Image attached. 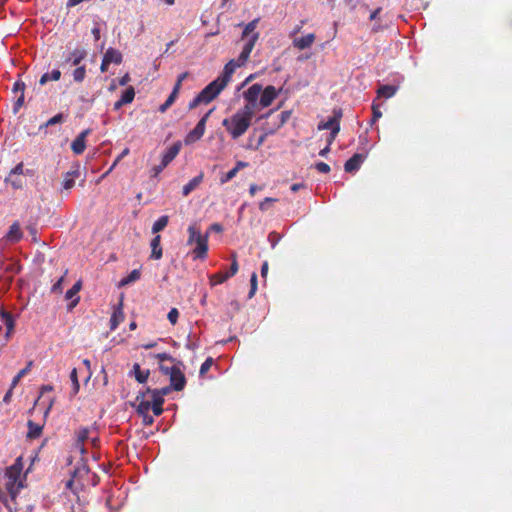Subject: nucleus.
<instances>
[{"label":"nucleus","instance_id":"obj_55","mask_svg":"<svg viewBox=\"0 0 512 512\" xmlns=\"http://www.w3.org/2000/svg\"><path fill=\"white\" fill-rule=\"evenodd\" d=\"M32 366H33V361L31 360L27 363L26 367L21 369L18 373L20 374V376L24 377L30 372Z\"/></svg>","mask_w":512,"mask_h":512},{"label":"nucleus","instance_id":"obj_53","mask_svg":"<svg viewBox=\"0 0 512 512\" xmlns=\"http://www.w3.org/2000/svg\"><path fill=\"white\" fill-rule=\"evenodd\" d=\"M179 89L177 87H174L171 94L166 99L167 101L171 102L172 104L175 102L176 98L178 97Z\"/></svg>","mask_w":512,"mask_h":512},{"label":"nucleus","instance_id":"obj_27","mask_svg":"<svg viewBox=\"0 0 512 512\" xmlns=\"http://www.w3.org/2000/svg\"><path fill=\"white\" fill-rule=\"evenodd\" d=\"M398 88L396 86H393V85H382L378 88L377 90V95L378 97H383V98H391L393 97L396 92H397Z\"/></svg>","mask_w":512,"mask_h":512},{"label":"nucleus","instance_id":"obj_46","mask_svg":"<svg viewBox=\"0 0 512 512\" xmlns=\"http://www.w3.org/2000/svg\"><path fill=\"white\" fill-rule=\"evenodd\" d=\"M201 103H204V100L202 98V96L200 94H197V96H195L192 101L189 102L188 104V108L191 110V109H194L196 108L198 105H200Z\"/></svg>","mask_w":512,"mask_h":512},{"label":"nucleus","instance_id":"obj_57","mask_svg":"<svg viewBox=\"0 0 512 512\" xmlns=\"http://www.w3.org/2000/svg\"><path fill=\"white\" fill-rule=\"evenodd\" d=\"M129 153V149L128 148H125L122 153L118 156V158L115 160V162L113 163L112 167L109 169L108 172H106L102 177H104L106 174H108L112 169L113 167L117 164V162L124 156H126L127 154Z\"/></svg>","mask_w":512,"mask_h":512},{"label":"nucleus","instance_id":"obj_34","mask_svg":"<svg viewBox=\"0 0 512 512\" xmlns=\"http://www.w3.org/2000/svg\"><path fill=\"white\" fill-rule=\"evenodd\" d=\"M73 80L77 83H81L84 81L86 77V67L84 65L77 66L72 73Z\"/></svg>","mask_w":512,"mask_h":512},{"label":"nucleus","instance_id":"obj_61","mask_svg":"<svg viewBox=\"0 0 512 512\" xmlns=\"http://www.w3.org/2000/svg\"><path fill=\"white\" fill-rule=\"evenodd\" d=\"M130 81V76L128 73H126L124 76H122L119 80V84L121 86H125Z\"/></svg>","mask_w":512,"mask_h":512},{"label":"nucleus","instance_id":"obj_5","mask_svg":"<svg viewBox=\"0 0 512 512\" xmlns=\"http://www.w3.org/2000/svg\"><path fill=\"white\" fill-rule=\"evenodd\" d=\"M171 390H173L171 385L161 389H152L147 387L144 391H140L138 394H145V398H148L152 404L153 414L155 416H160L163 413L164 397L168 395Z\"/></svg>","mask_w":512,"mask_h":512},{"label":"nucleus","instance_id":"obj_42","mask_svg":"<svg viewBox=\"0 0 512 512\" xmlns=\"http://www.w3.org/2000/svg\"><path fill=\"white\" fill-rule=\"evenodd\" d=\"M212 364H213V358L208 357V358H207V359L202 363V365H201V367H200V371H199L200 375H201V376L205 375V374L209 371V369L211 368Z\"/></svg>","mask_w":512,"mask_h":512},{"label":"nucleus","instance_id":"obj_64","mask_svg":"<svg viewBox=\"0 0 512 512\" xmlns=\"http://www.w3.org/2000/svg\"><path fill=\"white\" fill-rule=\"evenodd\" d=\"M110 63H108L104 58L102 59L100 70L101 72H106L108 70Z\"/></svg>","mask_w":512,"mask_h":512},{"label":"nucleus","instance_id":"obj_20","mask_svg":"<svg viewBox=\"0 0 512 512\" xmlns=\"http://www.w3.org/2000/svg\"><path fill=\"white\" fill-rule=\"evenodd\" d=\"M181 149V143L176 142L172 146L168 148V150L163 154L162 157V167H167L168 164L174 160V158L178 155Z\"/></svg>","mask_w":512,"mask_h":512},{"label":"nucleus","instance_id":"obj_13","mask_svg":"<svg viewBox=\"0 0 512 512\" xmlns=\"http://www.w3.org/2000/svg\"><path fill=\"white\" fill-rule=\"evenodd\" d=\"M278 92L276 88L272 85L267 86L265 89L262 88L261 96H260V105L265 108L272 104V102L276 99Z\"/></svg>","mask_w":512,"mask_h":512},{"label":"nucleus","instance_id":"obj_37","mask_svg":"<svg viewBox=\"0 0 512 512\" xmlns=\"http://www.w3.org/2000/svg\"><path fill=\"white\" fill-rule=\"evenodd\" d=\"M257 23H258V19H254L252 20L251 22H249L244 30H243V33H242V38H245L246 36H248L250 33H253L256 26H257Z\"/></svg>","mask_w":512,"mask_h":512},{"label":"nucleus","instance_id":"obj_19","mask_svg":"<svg viewBox=\"0 0 512 512\" xmlns=\"http://www.w3.org/2000/svg\"><path fill=\"white\" fill-rule=\"evenodd\" d=\"M316 36L314 33H309L303 37L295 38L293 40V46L299 50L310 48L314 43Z\"/></svg>","mask_w":512,"mask_h":512},{"label":"nucleus","instance_id":"obj_33","mask_svg":"<svg viewBox=\"0 0 512 512\" xmlns=\"http://www.w3.org/2000/svg\"><path fill=\"white\" fill-rule=\"evenodd\" d=\"M169 222V217L167 215H163L159 217L152 226V233L156 234L160 231H162Z\"/></svg>","mask_w":512,"mask_h":512},{"label":"nucleus","instance_id":"obj_36","mask_svg":"<svg viewBox=\"0 0 512 512\" xmlns=\"http://www.w3.org/2000/svg\"><path fill=\"white\" fill-rule=\"evenodd\" d=\"M70 379L72 382V394L76 395L79 392L80 384L78 381L77 369L73 368L70 373Z\"/></svg>","mask_w":512,"mask_h":512},{"label":"nucleus","instance_id":"obj_52","mask_svg":"<svg viewBox=\"0 0 512 512\" xmlns=\"http://www.w3.org/2000/svg\"><path fill=\"white\" fill-rule=\"evenodd\" d=\"M187 76H188V72L181 73L178 76L177 81H176L174 87H177L180 90L182 82L187 78Z\"/></svg>","mask_w":512,"mask_h":512},{"label":"nucleus","instance_id":"obj_23","mask_svg":"<svg viewBox=\"0 0 512 512\" xmlns=\"http://www.w3.org/2000/svg\"><path fill=\"white\" fill-rule=\"evenodd\" d=\"M340 118H341V112L335 113V115L331 118H329L326 122H321L318 125L319 130H331L333 131L334 128L340 127Z\"/></svg>","mask_w":512,"mask_h":512},{"label":"nucleus","instance_id":"obj_30","mask_svg":"<svg viewBox=\"0 0 512 512\" xmlns=\"http://www.w3.org/2000/svg\"><path fill=\"white\" fill-rule=\"evenodd\" d=\"M60 78L61 71L59 69H54L50 73H44L39 80V84L43 86L49 81H58Z\"/></svg>","mask_w":512,"mask_h":512},{"label":"nucleus","instance_id":"obj_10","mask_svg":"<svg viewBox=\"0 0 512 512\" xmlns=\"http://www.w3.org/2000/svg\"><path fill=\"white\" fill-rule=\"evenodd\" d=\"M91 130L86 129L82 131L71 143V150L74 154L80 155L86 148V137L90 134Z\"/></svg>","mask_w":512,"mask_h":512},{"label":"nucleus","instance_id":"obj_24","mask_svg":"<svg viewBox=\"0 0 512 512\" xmlns=\"http://www.w3.org/2000/svg\"><path fill=\"white\" fill-rule=\"evenodd\" d=\"M203 177V173H200L196 177L192 178L186 185H184L182 189L183 196H188L192 191H194L203 181Z\"/></svg>","mask_w":512,"mask_h":512},{"label":"nucleus","instance_id":"obj_26","mask_svg":"<svg viewBox=\"0 0 512 512\" xmlns=\"http://www.w3.org/2000/svg\"><path fill=\"white\" fill-rule=\"evenodd\" d=\"M132 372L134 373V376H135V379L137 380V382L141 383V384L145 383L148 380L149 375H150V371L142 370L138 363H135L133 365Z\"/></svg>","mask_w":512,"mask_h":512},{"label":"nucleus","instance_id":"obj_9","mask_svg":"<svg viewBox=\"0 0 512 512\" xmlns=\"http://www.w3.org/2000/svg\"><path fill=\"white\" fill-rule=\"evenodd\" d=\"M170 385L175 391H182L186 385V377L178 366H172L169 371Z\"/></svg>","mask_w":512,"mask_h":512},{"label":"nucleus","instance_id":"obj_22","mask_svg":"<svg viewBox=\"0 0 512 512\" xmlns=\"http://www.w3.org/2000/svg\"><path fill=\"white\" fill-rule=\"evenodd\" d=\"M150 246H151L150 258L155 259V260L161 259L162 256H163V250H162V247H161V236L160 235H156L151 240Z\"/></svg>","mask_w":512,"mask_h":512},{"label":"nucleus","instance_id":"obj_35","mask_svg":"<svg viewBox=\"0 0 512 512\" xmlns=\"http://www.w3.org/2000/svg\"><path fill=\"white\" fill-rule=\"evenodd\" d=\"M135 90L132 86L128 87L121 95L120 100L124 104H129L134 100Z\"/></svg>","mask_w":512,"mask_h":512},{"label":"nucleus","instance_id":"obj_38","mask_svg":"<svg viewBox=\"0 0 512 512\" xmlns=\"http://www.w3.org/2000/svg\"><path fill=\"white\" fill-rule=\"evenodd\" d=\"M67 274V270L65 271L64 275L61 276L51 287V292L55 294L62 293V284L64 281V276Z\"/></svg>","mask_w":512,"mask_h":512},{"label":"nucleus","instance_id":"obj_59","mask_svg":"<svg viewBox=\"0 0 512 512\" xmlns=\"http://www.w3.org/2000/svg\"><path fill=\"white\" fill-rule=\"evenodd\" d=\"M268 269H269V266H268V262L265 261L263 264H262V267H261V276L263 278H266L267 274H268Z\"/></svg>","mask_w":512,"mask_h":512},{"label":"nucleus","instance_id":"obj_15","mask_svg":"<svg viewBox=\"0 0 512 512\" xmlns=\"http://www.w3.org/2000/svg\"><path fill=\"white\" fill-rule=\"evenodd\" d=\"M0 324L1 327L5 326V338L8 339L12 332L14 331L15 327V322L12 314L4 310L0 311Z\"/></svg>","mask_w":512,"mask_h":512},{"label":"nucleus","instance_id":"obj_12","mask_svg":"<svg viewBox=\"0 0 512 512\" xmlns=\"http://www.w3.org/2000/svg\"><path fill=\"white\" fill-rule=\"evenodd\" d=\"M262 92V85L261 84H253L250 86L244 93V99L247 101L246 105H253V108L256 105V101L261 95Z\"/></svg>","mask_w":512,"mask_h":512},{"label":"nucleus","instance_id":"obj_51","mask_svg":"<svg viewBox=\"0 0 512 512\" xmlns=\"http://www.w3.org/2000/svg\"><path fill=\"white\" fill-rule=\"evenodd\" d=\"M9 173H15L16 175L24 176V164L23 162L18 163Z\"/></svg>","mask_w":512,"mask_h":512},{"label":"nucleus","instance_id":"obj_47","mask_svg":"<svg viewBox=\"0 0 512 512\" xmlns=\"http://www.w3.org/2000/svg\"><path fill=\"white\" fill-rule=\"evenodd\" d=\"M63 121V115L61 113L59 114H56L55 116H53L52 118H50L45 126H52V125H55L57 123H61Z\"/></svg>","mask_w":512,"mask_h":512},{"label":"nucleus","instance_id":"obj_60","mask_svg":"<svg viewBox=\"0 0 512 512\" xmlns=\"http://www.w3.org/2000/svg\"><path fill=\"white\" fill-rule=\"evenodd\" d=\"M261 189H262V187H259V186H258V185H256V184H251V185H250V188H249V194H250L251 196H255L256 192H257L258 190H261Z\"/></svg>","mask_w":512,"mask_h":512},{"label":"nucleus","instance_id":"obj_28","mask_svg":"<svg viewBox=\"0 0 512 512\" xmlns=\"http://www.w3.org/2000/svg\"><path fill=\"white\" fill-rule=\"evenodd\" d=\"M27 426H28V432H27L28 438L36 439L41 435L43 427L40 424H37V423L33 422L32 420H29L27 423Z\"/></svg>","mask_w":512,"mask_h":512},{"label":"nucleus","instance_id":"obj_16","mask_svg":"<svg viewBox=\"0 0 512 512\" xmlns=\"http://www.w3.org/2000/svg\"><path fill=\"white\" fill-rule=\"evenodd\" d=\"M6 185H10L14 190L23 189L25 186V179L23 175H16L15 173H8L4 179Z\"/></svg>","mask_w":512,"mask_h":512},{"label":"nucleus","instance_id":"obj_11","mask_svg":"<svg viewBox=\"0 0 512 512\" xmlns=\"http://www.w3.org/2000/svg\"><path fill=\"white\" fill-rule=\"evenodd\" d=\"M366 158V154L355 153L351 158H349L344 164V170L347 173H353L359 170L361 164L364 162Z\"/></svg>","mask_w":512,"mask_h":512},{"label":"nucleus","instance_id":"obj_40","mask_svg":"<svg viewBox=\"0 0 512 512\" xmlns=\"http://www.w3.org/2000/svg\"><path fill=\"white\" fill-rule=\"evenodd\" d=\"M237 175V169H231L225 174H222L220 177V183L225 184L232 180Z\"/></svg>","mask_w":512,"mask_h":512},{"label":"nucleus","instance_id":"obj_63","mask_svg":"<svg viewBox=\"0 0 512 512\" xmlns=\"http://www.w3.org/2000/svg\"><path fill=\"white\" fill-rule=\"evenodd\" d=\"M381 10H382V9H381V7H378L377 9H375V10L370 14L369 19H370L371 21H372V20H375V19L378 17V15H379V13L381 12Z\"/></svg>","mask_w":512,"mask_h":512},{"label":"nucleus","instance_id":"obj_25","mask_svg":"<svg viewBox=\"0 0 512 512\" xmlns=\"http://www.w3.org/2000/svg\"><path fill=\"white\" fill-rule=\"evenodd\" d=\"M103 58L110 64L115 63L118 65L122 62L123 56L119 50L110 47L104 53Z\"/></svg>","mask_w":512,"mask_h":512},{"label":"nucleus","instance_id":"obj_32","mask_svg":"<svg viewBox=\"0 0 512 512\" xmlns=\"http://www.w3.org/2000/svg\"><path fill=\"white\" fill-rule=\"evenodd\" d=\"M141 277V271L140 269H134L132 270L128 276L124 277L121 281H120V286H126V285H129L137 280H139Z\"/></svg>","mask_w":512,"mask_h":512},{"label":"nucleus","instance_id":"obj_39","mask_svg":"<svg viewBox=\"0 0 512 512\" xmlns=\"http://www.w3.org/2000/svg\"><path fill=\"white\" fill-rule=\"evenodd\" d=\"M277 198L266 197L262 202L259 203V209L265 212L269 209V205L277 202Z\"/></svg>","mask_w":512,"mask_h":512},{"label":"nucleus","instance_id":"obj_17","mask_svg":"<svg viewBox=\"0 0 512 512\" xmlns=\"http://www.w3.org/2000/svg\"><path fill=\"white\" fill-rule=\"evenodd\" d=\"M90 428L80 427L75 431L76 442L75 446L80 450L81 453H85L84 442L89 439Z\"/></svg>","mask_w":512,"mask_h":512},{"label":"nucleus","instance_id":"obj_4","mask_svg":"<svg viewBox=\"0 0 512 512\" xmlns=\"http://www.w3.org/2000/svg\"><path fill=\"white\" fill-rule=\"evenodd\" d=\"M187 245H196L192 253L194 259H204L208 251V235H202L199 227L196 224L189 225Z\"/></svg>","mask_w":512,"mask_h":512},{"label":"nucleus","instance_id":"obj_44","mask_svg":"<svg viewBox=\"0 0 512 512\" xmlns=\"http://www.w3.org/2000/svg\"><path fill=\"white\" fill-rule=\"evenodd\" d=\"M381 116H382V112L380 110V107L378 105L373 104L372 105L371 125L374 124Z\"/></svg>","mask_w":512,"mask_h":512},{"label":"nucleus","instance_id":"obj_58","mask_svg":"<svg viewBox=\"0 0 512 512\" xmlns=\"http://www.w3.org/2000/svg\"><path fill=\"white\" fill-rule=\"evenodd\" d=\"M22 378H23V377H22V376H20V374H19V373H17V374L14 376V378L12 379L11 387H10V388L14 389V388L18 385L19 381H20Z\"/></svg>","mask_w":512,"mask_h":512},{"label":"nucleus","instance_id":"obj_41","mask_svg":"<svg viewBox=\"0 0 512 512\" xmlns=\"http://www.w3.org/2000/svg\"><path fill=\"white\" fill-rule=\"evenodd\" d=\"M257 291V274L256 273H253L251 275V279H250V291H249V298H252L255 293Z\"/></svg>","mask_w":512,"mask_h":512},{"label":"nucleus","instance_id":"obj_29","mask_svg":"<svg viewBox=\"0 0 512 512\" xmlns=\"http://www.w3.org/2000/svg\"><path fill=\"white\" fill-rule=\"evenodd\" d=\"M79 170L75 169L72 171H68L65 174L64 180H63V188L64 189H71L75 185V178L79 176Z\"/></svg>","mask_w":512,"mask_h":512},{"label":"nucleus","instance_id":"obj_49","mask_svg":"<svg viewBox=\"0 0 512 512\" xmlns=\"http://www.w3.org/2000/svg\"><path fill=\"white\" fill-rule=\"evenodd\" d=\"M25 83L23 81H16L13 85V92H20L21 94H24V91H25Z\"/></svg>","mask_w":512,"mask_h":512},{"label":"nucleus","instance_id":"obj_50","mask_svg":"<svg viewBox=\"0 0 512 512\" xmlns=\"http://www.w3.org/2000/svg\"><path fill=\"white\" fill-rule=\"evenodd\" d=\"M24 103V94H20V96L17 98L13 105V112L16 114L19 109L23 106Z\"/></svg>","mask_w":512,"mask_h":512},{"label":"nucleus","instance_id":"obj_48","mask_svg":"<svg viewBox=\"0 0 512 512\" xmlns=\"http://www.w3.org/2000/svg\"><path fill=\"white\" fill-rule=\"evenodd\" d=\"M315 168L320 173H329L330 172V166L325 162H318L315 164Z\"/></svg>","mask_w":512,"mask_h":512},{"label":"nucleus","instance_id":"obj_14","mask_svg":"<svg viewBox=\"0 0 512 512\" xmlns=\"http://www.w3.org/2000/svg\"><path fill=\"white\" fill-rule=\"evenodd\" d=\"M82 288L81 280H78L69 290L66 291L65 298L71 300L68 305V310H72L79 302L80 297L78 296L79 291Z\"/></svg>","mask_w":512,"mask_h":512},{"label":"nucleus","instance_id":"obj_43","mask_svg":"<svg viewBox=\"0 0 512 512\" xmlns=\"http://www.w3.org/2000/svg\"><path fill=\"white\" fill-rule=\"evenodd\" d=\"M178 317H179V311L177 308H172L169 312H168V315H167V318L169 320V322L172 324V325H175L178 321Z\"/></svg>","mask_w":512,"mask_h":512},{"label":"nucleus","instance_id":"obj_21","mask_svg":"<svg viewBox=\"0 0 512 512\" xmlns=\"http://www.w3.org/2000/svg\"><path fill=\"white\" fill-rule=\"evenodd\" d=\"M23 237V233L21 231L20 225L18 222H14L10 227L8 232L5 235V239L9 242L16 243L19 242Z\"/></svg>","mask_w":512,"mask_h":512},{"label":"nucleus","instance_id":"obj_2","mask_svg":"<svg viewBox=\"0 0 512 512\" xmlns=\"http://www.w3.org/2000/svg\"><path fill=\"white\" fill-rule=\"evenodd\" d=\"M254 116L253 105H245L230 117L224 118L222 126L233 140L243 136L251 126Z\"/></svg>","mask_w":512,"mask_h":512},{"label":"nucleus","instance_id":"obj_31","mask_svg":"<svg viewBox=\"0 0 512 512\" xmlns=\"http://www.w3.org/2000/svg\"><path fill=\"white\" fill-rule=\"evenodd\" d=\"M124 314L121 308L115 310L110 318V329L115 330L118 325L123 321Z\"/></svg>","mask_w":512,"mask_h":512},{"label":"nucleus","instance_id":"obj_56","mask_svg":"<svg viewBox=\"0 0 512 512\" xmlns=\"http://www.w3.org/2000/svg\"><path fill=\"white\" fill-rule=\"evenodd\" d=\"M340 131V127H336L333 129V131H331L330 133V137L328 139V145L331 146V144L333 143V141L335 140L337 134L339 133Z\"/></svg>","mask_w":512,"mask_h":512},{"label":"nucleus","instance_id":"obj_6","mask_svg":"<svg viewBox=\"0 0 512 512\" xmlns=\"http://www.w3.org/2000/svg\"><path fill=\"white\" fill-rule=\"evenodd\" d=\"M131 406L134 407L137 413L142 417L144 426H151L154 423L153 416L149 415V411L152 410V404L148 398H145V394H137Z\"/></svg>","mask_w":512,"mask_h":512},{"label":"nucleus","instance_id":"obj_54","mask_svg":"<svg viewBox=\"0 0 512 512\" xmlns=\"http://www.w3.org/2000/svg\"><path fill=\"white\" fill-rule=\"evenodd\" d=\"M156 358L161 362L162 361H174V358L167 353H159L156 355Z\"/></svg>","mask_w":512,"mask_h":512},{"label":"nucleus","instance_id":"obj_18","mask_svg":"<svg viewBox=\"0 0 512 512\" xmlns=\"http://www.w3.org/2000/svg\"><path fill=\"white\" fill-rule=\"evenodd\" d=\"M86 56H87V51L85 49L76 48L72 52L69 53V55L65 59V62L70 63L74 66H78L86 58Z\"/></svg>","mask_w":512,"mask_h":512},{"label":"nucleus","instance_id":"obj_45","mask_svg":"<svg viewBox=\"0 0 512 512\" xmlns=\"http://www.w3.org/2000/svg\"><path fill=\"white\" fill-rule=\"evenodd\" d=\"M201 103H204V100L202 98V96L200 94H197V96H195L192 101L189 102L188 104V108L191 110V109H194L196 108L198 105H200Z\"/></svg>","mask_w":512,"mask_h":512},{"label":"nucleus","instance_id":"obj_3","mask_svg":"<svg viewBox=\"0 0 512 512\" xmlns=\"http://www.w3.org/2000/svg\"><path fill=\"white\" fill-rule=\"evenodd\" d=\"M22 469V459L18 457L14 464L9 466L5 472V488L13 501L16 499L20 490L24 488L25 479L21 477Z\"/></svg>","mask_w":512,"mask_h":512},{"label":"nucleus","instance_id":"obj_7","mask_svg":"<svg viewBox=\"0 0 512 512\" xmlns=\"http://www.w3.org/2000/svg\"><path fill=\"white\" fill-rule=\"evenodd\" d=\"M212 110L208 111L197 123L195 128L191 130L185 137V144L189 145L195 143L200 140L205 133L206 130V122L211 114Z\"/></svg>","mask_w":512,"mask_h":512},{"label":"nucleus","instance_id":"obj_1","mask_svg":"<svg viewBox=\"0 0 512 512\" xmlns=\"http://www.w3.org/2000/svg\"><path fill=\"white\" fill-rule=\"evenodd\" d=\"M259 38V33H253L252 36L245 43L239 57L235 60L232 59L224 66L222 74L210 82L199 94L202 96L204 103H210L214 100L221 91L227 86L230 82L233 73L236 68L242 67L248 61L250 54Z\"/></svg>","mask_w":512,"mask_h":512},{"label":"nucleus","instance_id":"obj_8","mask_svg":"<svg viewBox=\"0 0 512 512\" xmlns=\"http://www.w3.org/2000/svg\"><path fill=\"white\" fill-rule=\"evenodd\" d=\"M239 269V265L237 262L236 254L232 255V263L230 265V269L228 272H217L210 276V284L211 286H215L218 284L224 283L226 280H228L230 277L234 276Z\"/></svg>","mask_w":512,"mask_h":512},{"label":"nucleus","instance_id":"obj_62","mask_svg":"<svg viewBox=\"0 0 512 512\" xmlns=\"http://www.w3.org/2000/svg\"><path fill=\"white\" fill-rule=\"evenodd\" d=\"M248 166V163L247 162H244V161H238L236 163V166L233 168V169H237V173L239 172L240 169L242 168H245Z\"/></svg>","mask_w":512,"mask_h":512}]
</instances>
